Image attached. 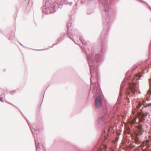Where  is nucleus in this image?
<instances>
[{"label": "nucleus", "instance_id": "1a4fd4ad", "mask_svg": "<svg viewBox=\"0 0 151 151\" xmlns=\"http://www.w3.org/2000/svg\"><path fill=\"white\" fill-rule=\"evenodd\" d=\"M141 105H139V106H137V107L138 108H139L140 106H141Z\"/></svg>", "mask_w": 151, "mask_h": 151}, {"label": "nucleus", "instance_id": "6e6552de", "mask_svg": "<svg viewBox=\"0 0 151 151\" xmlns=\"http://www.w3.org/2000/svg\"><path fill=\"white\" fill-rule=\"evenodd\" d=\"M106 146H105L104 148V149L103 150H104V151H106Z\"/></svg>", "mask_w": 151, "mask_h": 151}, {"label": "nucleus", "instance_id": "f257e3e1", "mask_svg": "<svg viewBox=\"0 0 151 151\" xmlns=\"http://www.w3.org/2000/svg\"><path fill=\"white\" fill-rule=\"evenodd\" d=\"M141 77V76L139 74H136L133 77L132 82L129 83L128 87L126 91V94L127 96L130 97L135 94V92L138 88L137 81L135 82V81L138 80Z\"/></svg>", "mask_w": 151, "mask_h": 151}, {"label": "nucleus", "instance_id": "9d476101", "mask_svg": "<svg viewBox=\"0 0 151 151\" xmlns=\"http://www.w3.org/2000/svg\"><path fill=\"white\" fill-rule=\"evenodd\" d=\"M100 151H102V150H100Z\"/></svg>", "mask_w": 151, "mask_h": 151}, {"label": "nucleus", "instance_id": "7ed1b4c3", "mask_svg": "<svg viewBox=\"0 0 151 151\" xmlns=\"http://www.w3.org/2000/svg\"><path fill=\"white\" fill-rule=\"evenodd\" d=\"M151 141V134L146 137L145 141L143 142L140 145L143 151H146L148 148L150 143Z\"/></svg>", "mask_w": 151, "mask_h": 151}, {"label": "nucleus", "instance_id": "f03ea898", "mask_svg": "<svg viewBox=\"0 0 151 151\" xmlns=\"http://www.w3.org/2000/svg\"><path fill=\"white\" fill-rule=\"evenodd\" d=\"M146 116V114L142 113H138L137 114L138 121H136L137 118H131L129 119L128 122L132 124L134 123L138 124L139 122H143L145 121V118Z\"/></svg>", "mask_w": 151, "mask_h": 151}, {"label": "nucleus", "instance_id": "0eeeda50", "mask_svg": "<svg viewBox=\"0 0 151 151\" xmlns=\"http://www.w3.org/2000/svg\"><path fill=\"white\" fill-rule=\"evenodd\" d=\"M0 101H1L2 102H3V98L2 97L0 98Z\"/></svg>", "mask_w": 151, "mask_h": 151}, {"label": "nucleus", "instance_id": "20e7f679", "mask_svg": "<svg viewBox=\"0 0 151 151\" xmlns=\"http://www.w3.org/2000/svg\"><path fill=\"white\" fill-rule=\"evenodd\" d=\"M95 102V106L97 108H99L101 106L102 99L100 96H98L96 98Z\"/></svg>", "mask_w": 151, "mask_h": 151}, {"label": "nucleus", "instance_id": "423d86ee", "mask_svg": "<svg viewBox=\"0 0 151 151\" xmlns=\"http://www.w3.org/2000/svg\"><path fill=\"white\" fill-rule=\"evenodd\" d=\"M137 128L141 134L142 133L144 132L143 125L142 124L139 125L137 126Z\"/></svg>", "mask_w": 151, "mask_h": 151}, {"label": "nucleus", "instance_id": "39448f33", "mask_svg": "<svg viewBox=\"0 0 151 151\" xmlns=\"http://www.w3.org/2000/svg\"><path fill=\"white\" fill-rule=\"evenodd\" d=\"M139 134H135L134 135V137L133 139V142H134L135 144H137L139 141Z\"/></svg>", "mask_w": 151, "mask_h": 151}]
</instances>
